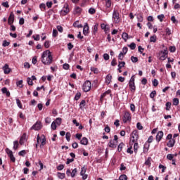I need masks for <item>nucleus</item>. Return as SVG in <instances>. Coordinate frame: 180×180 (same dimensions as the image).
I'll return each mask as SVG.
<instances>
[{
    "label": "nucleus",
    "instance_id": "57",
    "mask_svg": "<svg viewBox=\"0 0 180 180\" xmlns=\"http://www.w3.org/2000/svg\"><path fill=\"white\" fill-rule=\"evenodd\" d=\"M123 143H121L118 145V148H117V150L119 151V153H120V151H122V149L123 148Z\"/></svg>",
    "mask_w": 180,
    "mask_h": 180
},
{
    "label": "nucleus",
    "instance_id": "53",
    "mask_svg": "<svg viewBox=\"0 0 180 180\" xmlns=\"http://www.w3.org/2000/svg\"><path fill=\"white\" fill-rule=\"evenodd\" d=\"M153 86H158V80L157 79H154L153 80Z\"/></svg>",
    "mask_w": 180,
    "mask_h": 180
},
{
    "label": "nucleus",
    "instance_id": "45",
    "mask_svg": "<svg viewBox=\"0 0 180 180\" xmlns=\"http://www.w3.org/2000/svg\"><path fill=\"white\" fill-rule=\"evenodd\" d=\"M118 180H127V176H126V174H122L120 176Z\"/></svg>",
    "mask_w": 180,
    "mask_h": 180
},
{
    "label": "nucleus",
    "instance_id": "1",
    "mask_svg": "<svg viewBox=\"0 0 180 180\" xmlns=\"http://www.w3.org/2000/svg\"><path fill=\"white\" fill-rule=\"evenodd\" d=\"M41 61L44 65H50L53 63V55L50 50L44 51L41 54Z\"/></svg>",
    "mask_w": 180,
    "mask_h": 180
},
{
    "label": "nucleus",
    "instance_id": "28",
    "mask_svg": "<svg viewBox=\"0 0 180 180\" xmlns=\"http://www.w3.org/2000/svg\"><path fill=\"white\" fill-rule=\"evenodd\" d=\"M57 175L59 179H64L65 178V173L58 172Z\"/></svg>",
    "mask_w": 180,
    "mask_h": 180
},
{
    "label": "nucleus",
    "instance_id": "59",
    "mask_svg": "<svg viewBox=\"0 0 180 180\" xmlns=\"http://www.w3.org/2000/svg\"><path fill=\"white\" fill-rule=\"evenodd\" d=\"M111 65L112 67H115L116 65H117V63L116 62V60L115 58H113L111 61Z\"/></svg>",
    "mask_w": 180,
    "mask_h": 180
},
{
    "label": "nucleus",
    "instance_id": "49",
    "mask_svg": "<svg viewBox=\"0 0 180 180\" xmlns=\"http://www.w3.org/2000/svg\"><path fill=\"white\" fill-rule=\"evenodd\" d=\"M155 95H157V91H153L150 94V98L152 99L155 97Z\"/></svg>",
    "mask_w": 180,
    "mask_h": 180
},
{
    "label": "nucleus",
    "instance_id": "48",
    "mask_svg": "<svg viewBox=\"0 0 180 180\" xmlns=\"http://www.w3.org/2000/svg\"><path fill=\"white\" fill-rule=\"evenodd\" d=\"M34 40H35V41H39V40H40V35L39 34H37V35H33L32 36Z\"/></svg>",
    "mask_w": 180,
    "mask_h": 180
},
{
    "label": "nucleus",
    "instance_id": "15",
    "mask_svg": "<svg viewBox=\"0 0 180 180\" xmlns=\"http://www.w3.org/2000/svg\"><path fill=\"white\" fill-rule=\"evenodd\" d=\"M26 141H27V136L26 135V133H24L20 139L19 143L20 144V146H23V144H25Z\"/></svg>",
    "mask_w": 180,
    "mask_h": 180
},
{
    "label": "nucleus",
    "instance_id": "10",
    "mask_svg": "<svg viewBox=\"0 0 180 180\" xmlns=\"http://www.w3.org/2000/svg\"><path fill=\"white\" fill-rule=\"evenodd\" d=\"M61 120L62 119L60 117H58L56 119L55 121H53L51 124V128L52 130H56L57 129V126H60L61 124Z\"/></svg>",
    "mask_w": 180,
    "mask_h": 180
},
{
    "label": "nucleus",
    "instance_id": "4",
    "mask_svg": "<svg viewBox=\"0 0 180 180\" xmlns=\"http://www.w3.org/2000/svg\"><path fill=\"white\" fill-rule=\"evenodd\" d=\"M105 4V8L101 9L104 13H106V15H109L110 13L111 10H110V6H112V0H104Z\"/></svg>",
    "mask_w": 180,
    "mask_h": 180
},
{
    "label": "nucleus",
    "instance_id": "11",
    "mask_svg": "<svg viewBox=\"0 0 180 180\" xmlns=\"http://www.w3.org/2000/svg\"><path fill=\"white\" fill-rule=\"evenodd\" d=\"M134 81H135L134 76H131L129 82V86L131 92H134L136 91V84L134 83Z\"/></svg>",
    "mask_w": 180,
    "mask_h": 180
},
{
    "label": "nucleus",
    "instance_id": "16",
    "mask_svg": "<svg viewBox=\"0 0 180 180\" xmlns=\"http://www.w3.org/2000/svg\"><path fill=\"white\" fill-rule=\"evenodd\" d=\"M13 22H15V14L11 12L8 19V25H13Z\"/></svg>",
    "mask_w": 180,
    "mask_h": 180
},
{
    "label": "nucleus",
    "instance_id": "55",
    "mask_svg": "<svg viewBox=\"0 0 180 180\" xmlns=\"http://www.w3.org/2000/svg\"><path fill=\"white\" fill-rule=\"evenodd\" d=\"M171 109V102L166 103V110H169Z\"/></svg>",
    "mask_w": 180,
    "mask_h": 180
},
{
    "label": "nucleus",
    "instance_id": "27",
    "mask_svg": "<svg viewBox=\"0 0 180 180\" xmlns=\"http://www.w3.org/2000/svg\"><path fill=\"white\" fill-rule=\"evenodd\" d=\"M74 27H77L78 29H81L83 27L82 24H79L78 21H76L73 23Z\"/></svg>",
    "mask_w": 180,
    "mask_h": 180
},
{
    "label": "nucleus",
    "instance_id": "17",
    "mask_svg": "<svg viewBox=\"0 0 180 180\" xmlns=\"http://www.w3.org/2000/svg\"><path fill=\"white\" fill-rule=\"evenodd\" d=\"M89 33V25H88V23H85V25L83 27V34H84V36H88Z\"/></svg>",
    "mask_w": 180,
    "mask_h": 180
},
{
    "label": "nucleus",
    "instance_id": "60",
    "mask_svg": "<svg viewBox=\"0 0 180 180\" xmlns=\"http://www.w3.org/2000/svg\"><path fill=\"white\" fill-rule=\"evenodd\" d=\"M79 98H81V93H77L75 96V101H78L79 99Z\"/></svg>",
    "mask_w": 180,
    "mask_h": 180
},
{
    "label": "nucleus",
    "instance_id": "32",
    "mask_svg": "<svg viewBox=\"0 0 180 180\" xmlns=\"http://www.w3.org/2000/svg\"><path fill=\"white\" fill-rule=\"evenodd\" d=\"M109 94H110V90H108V91H105L103 94H101V101H102V99L103 98H105V96H106V95H109Z\"/></svg>",
    "mask_w": 180,
    "mask_h": 180
},
{
    "label": "nucleus",
    "instance_id": "20",
    "mask_svg": "<svg viewBox=\"0 0 180 180\" xmlns=\"http://www.w3.org/2000/svg\"><path fill=\"white\" fill-rule=\"evenodd\" d=\"M167 146L169 148L174 147V146H175V139L169 140V141L167 143Z\"/></svg>",
    "mask_w": 180,
    "mask_h": 180
},
{
    "label": "nucleus",
    "instance_id": "43",
    "mask_svg": "<svg viewBox=\"0 0 180 180\" xmlns=\"http://www.w3.org/2000/svg\"><path fill=\"white\" fill-rule=\"evenodd\" d=\"M96 12V10H95V8H90L89 9V13H90V15H94Z\"/></svg>",
    "mask_w": 180,
    "mask_h": 180
},
{
    "label": "nucleus",
    "instance_id": "46",
    "mask_svg": "<svg viewBox=\"0 0 180 180\" xmlns=\"http://www.w3.org/2000/svg\"><path fill=\"white\" fill-rule=\"evenodd\" d=\"M129 47L131 49V50H134L136 49V44L132 42L129 45Z\"/></svg>",
    "mask_w": 180,
    "mask_h": 180
},
{
    "label": "nucleus",
    "instance_id": "34",
    "mask_svg": "<svg viewBox=\"0 0 180 180\" xmlns=\"http://www.w3.org/2000/svg\"><path fill=\"white\" fill-rule=\"evenodd\" d=\"M16 104L20 109H22L23 105H22V103H20V100H19V98H16Z\"/></svg>",
    "mask_w": 180,
    "mask_h": 180
},
{
    "label": "nucleus",
    "instance_id": "25",
    "mask_svg": "<svg viewBox=\"0 0 180 180\" xmlns=\"http://www.w3.org/2000/svg\"><path fill=\"white\" fill-rule=\"evenodd\" d=\"M122 39H123L124 41H127V39H129V34L127 32H123L122 34Z\"/></svg>",
    "mask_w": 180,
    "mask_h": 180
},
{
    "label": "nucleus",
    "instance_id": "24",
    "mask_svg": "<svg viewBox=\"0 0 180 180\" xmlns=\"http://www.w3.org/2000/svg\"><path fill=\"white\" fill-rule=\"evenodd\" d=\"M151 157H148L147 160L145 161V165H147L148 167H151Z\"/></svg>",
    "mask_w": 180,
    "mask_h": 180
},
{
    "label": "nucleus",
    "instance_id": "6",
    "mask_svg": "<svg viewBox=\"0 0 180 180\" xmlns=\"http://www.w3.org/2000/svg\"><path fill=\"white\" fill-rule=\"evenodd\" d=\"M91 88H92V83L91 81L87 80L83 84L82 89L84 92H89V91H91Z\"/></svg>",
    "mask_w": 180,
    "mask_h": 180
},
{
    "label": "nucleus",
    "instance_id": "12",
    "mask_svg": "<svg viewBox=\"0 0 180 180\" xmlns=\"http://www.w3.org/2000/svg\"><path fill=\"white\" fill-rule=\"evenodd\" d=\"M70 13V7L68 4H65L63 6V9L60 11V13L62 16H65Z\"/></svg>",
    "mask_w": 180,
    "mask_h": 180
},
{
    "label": "nucleus",
    "instance_id": "61",
    "mask_svg": "<svg viewBox=\"0 0 180 180\" xmlns=\"http://www.w3.org/2000/svg\"><path fill=\"white\" fill-rule=\"evenodd\" d=\"M44 47L46 49H49L50 47V41H46L44 43Z\"/></svg>",
    "mask_w": 180,
    "mask_h": 180
},
{
    "label": "nucleus",
    "instance_id": "64",
    "mask_svg": "<svg viewBox=\"0 0 180 180\" xmlns=\"http://www.w3.org/2000/svg\"><path fill=\"white\" fill-rule=\"evenodd\" d=\"M137 20H138V22H143V15H139L137 16Z\"/></svg>",
    "mask_w": 180,
    "mask_h": 180
},
{
    "label": "nucleus",
    "instance_id": "33",
    "mask_svg": "<svg viewBox=\"0 0 180 180\" xmlns=\"http://www.w3.org/2000/svg\"><path fill=\"white\" fill-rule=\"evenodd\" d=\"M155 41H157V36L156 35L151 36L150 38V42L155 43Z\"/></svg>",
    "mask_w": 180,
    "mask_h": 180
},
{
    "label": "nucleus",
    "instance_id": "44",
    "mask_svg": "<svg viewBox=\"0 0 180 180\" xmlns=\"http://www.w3.org/2000/svg\"><path fill=\"white\" fill-rule=\"evenodd\" d=\"M9 44H11V42H9V41H8L6 40H4L3 41L2 46H3V47H8V46H9Z\"/></svg>",
    "mask_w": 180,
    "mask_h": 180
},
{
    "label": "nucleus",
    "instance_id": "3",
    "mask_svg": "<svg viewBox=\"0 0 180 180\" xmlns=\"http://www.w3.org/2000/svg\"><path fill=\"white\" fill-rule=\"evenodd\" d=\"M158 59L161 61L167 60L168 58V48H165L163 50L160 51L158 53Z\"/></svg>",
    "mask_w": 180,
    "mask_h": 180
},
{
    "label": "nucleus",
    "instance_id": "13",
    "mask_svg": "<svg viewBox=\"0 0 180 180\" xmlns=\"http://www.w3.org/2000/svg\"><path fill=\"white\" fill-rule=\"evenodd\" d=\"M41 127H43L41 122L38 121L31 127V130L39 131L41 130Z\"/></svg>",
    "mask_w": 180,
    "mask_h": 180
},
{
    "label": "nucleus",
    "instance_id": "30",
    "mask_svg": "<svg viewBox=\"0 0 180 180\" xmlns=\"http://www.w3.org/2000/svg\"><path fill=\"white\" fill-rule=\"evenodd\" d=\"M82 9L80 7H75L74 9L75 15H77L78 13H81Z\"/></svg>",
    "mask_w": 180,
    "mask_h": 180
},
{
    "label": "nucleus",
    "instance_id": "2",
    "mask_svg": "<svg viewBox=\"0 0 180 180\" xmlns=\"http://www.w3.org/2000/svg\"><path fill=\"white\" fill-rule=\"evenodd\" d=\"M37 144H40V148H42V147H44V146H46V144L47 143L46 136L44 134L41 136L38 134L37 136Z\"/></svg>",
    "mask_w": 180,
    "mask_h": 180
},
{
    "label": "nucleus",
    "instance_id": "35",
    "mask_svg": "<svg viewBox=\"0 0 180 180\" xmlns=\"http://www.w3.org/2000/svg\"><path fill=\"white\" fill-rule=\"evenodd\" d=\"M85 105H86V102L85 101V100H82L80 103H79V108L81 109H84V107L85 106Z\"/></svg>",
    "mask_w": 180,
    "mask_h": 180
},
{
    "label": "nucleus",
    "instance_id": "7",
    "mask_svg": "<svg viewBox=\"0 0 180 180\" xmlns=\"http://www.w3.org/2000/svg\"><path fill=\"white\" fill-rule=\"evenodd\" d=\"M112 21L114 22V23H116V24L120 22L119 11L116 9H114L112 12Z\"/></svg>",
    "mask_w": 180,
    "mask_h": 180
},
{
    "label": "nucleus",
    "instance_id": "9",
    "mask_svg": "<svg viewBox=\"0 0 180 180\" xmlns=\"http://www.w3.org/2000/svg\"><path fill=\"white\" fill-rule=\"evenodd\" d=\"M122 122L124 123H130L131 122V114L129 112H125L122 117Z\"/></svg>",
    "mask_w": 180,
    "mask_h": 180
},
{
    "label": "nucleus",
    "instance_id": "22",
    "mask_svg": "<svg viewBox=\"0 0 180 180\" xmlns=\"http://www.w3.org/2000/svg\"><path fill=\"white\" fill-rule=\"evenodd\" d=\"M2 94H6V96H11V92L8 91L6 87H4L1 89Z\"/></svg>",
    "mask_w": 180,
    "mask_h": 180
},
{
    "label": "nucleus",
    "instance_id": "54",
    "mask_svg": "<svg viewBox=\"0 0 180 180\" xmlns=\"http://www.w3.org/2000/svg\"><path fill=\"white\" fill-rule=\"evenodd\" d=\"M136 127L138 129V130H143V125H141V123L138 122L136 124Z\"/></svg>",
    "mask_w": 180,
    "mask_h": 180
},
{
    "label": "nucleus",
    "instance_id": "14",
    "mask_svg": "<svg viewBox=\"0 0 180 180\" xmlns=\"http://www.w3.org/2000/svg\"><path fill=\"white\" fill-rule=\"evenodd\" d=\"M6 152L7 153L11 161H12V162H15L16 161V158H15V156L13 155V152L9 150V148H6Z\"/></svg>",
    "mask_w": 180,
    "mask_h": 180
},
{
    "label": "nucleus",
    "instance_id": "38",
    "mask_svg": "<svg viewBox=\"0 0 180 180\" xmlns=\"http://www.w3.org/2000/svg\"><path fill=\"white\" fill-rule=\"evenodd\" d=\"M173 105L174 106H178V105H179V99L178 98H174L173 99Z\"/></svg>",
    "mask_w": 180,
    "mask_h": 180
},
{
    "label": "nucleus",
    "instance_id": "40",
    "mask_svg": "<svg viewBox=\"0 0 180 180\" xmlns=\"http://www.w3.org/2000/svg\"><path fill=\"white\" fill-rule=\"evenodd\" d=\"M86 167L84 166L81 169L80 175H84V174H86Z\"/></svg>",
    "mask_w": 180,
    "mask_h": 180
},
{
    "label": "nucleus",
    "instance_id": "58",
    "mask_svg": "<svg viewBox=\"0 0 180 180\" xmlns=\"http://www.w3.org/2000/svg\"><path fill=\"white\" fill-rule=\"evenodd\" d=\"M1 5L4 6V8H9V3L8 1L3 2Z\"/></svg>",
    "mask_w": 180,
    "mask_h": 180
},
{
    "label": "nucleus",
    "instance_id": "26",
    "mask_svg": "<svg viewBox=\"0 0 180 180\" xmlns=\"http://www.w3.org/2000/svg\"><path fill=\"white\" fill-rule=\"evenodd\" d=\"M148 148H150V144L148 143H145L143 146V153H148Z\"/></svg>",
    "mask_w": 180,
    "mask_h": 180
},
{
    "label": "nucleus",
    "instance_id": "31",
    "mask_svg": "<svg viewBox=\"0 0 180 180\" xmlns=\"http://www.w3.org/2000/svg\"><path fill=\"white\" fill-rule=\"evenodd\" d=\"M13 150H18L19 148V141H13Z\"/></svg>",
    "mask_w": 180,
    "mask_h": 180
},
{
    "label": "nucleus",
    "instance_id": "42",
    "mask_svg": "<svg viewBox=\"0 0 180 180\" xmlns=\"http://www.w3.org/2000/svg\"><path fill=\"white\" fill-rule=\"evenodd\" d=\"M65 139H66L67 141H70L71 140V134L70 132L66 133Z\"/></svg>",
    "mask_w": 180,
    "mask_h": 180
},
{
    "label": "nucleus",
    "instance_id": "63",
    "mask_svg": "<svg viewBox=\"0 0 180 180\" xmlns=\"http://www.w3.org/2000/svg\"><path fill=\"white\" fill-rule=\"evenodd\" d=\"M24 68H27V69L30 68V64L27 62H25L24 63Z\"/></svg>",
    "mask_w": 180,
    "mask_h": 180
},
{
    "label": "nucleus",
    "instance_id": "37",
    "mask_svg": "<svg viewBox=\"0 0 180 180\" xmlns=\"http://www.w3.org/2000/svg\"><path fill=\"white\" fill-rule=\"evenodd\" d=\"M128 50H129V49L127 46H124L122 49V51L120 53H122V55L126 56V54H127Z\"/></svg>",
    "mask_w": 180,
    "mask_h": 180
},
{
    "label": "nucleus",
    "instance_id": "29",
    "mask_svg": "<svg viewBox=\"0 0 180 180\" xmlns=\"http://www.w3.org/2000/svg\"><path fill=\"white\" fill-rule=\"evenodd\" d=\"M139 150V143L137 142L134 143V151L135 154H137Z\"/></svg>",
    "mask_w": 180,
    "mask_h": 180
},
{
    "label": "nucleus",
    "instance_id": "5",
    "mask_svg": "<svg viewBox=\"0 0 180 180\" xmlns=\"http://www.w3.org/2000/svg\"><path fill=\"white\" fill-rule=\"evenodd\" d=\"M137 140H139V132L136 130H135L133 131V132L131 134V139L129 142L130 146H133L134 143H137Z\"/></svg>",
    "mask_w": 180,
    "mask_h": 180
},
{
    "label": "nucleus",
    "instance_id": "41",
    "mask_svg": "<svg viewBox=\"0 0 180 180\" xmlns=\"http://www.w3.org/2000/svg\"><path fill=\"white\" fill-rule=\"evenodd\" d=\"M98 24H96V25L94 26V29H93V33H94V34H96V33H98Z\"/></svg>",
    "mask_w": 180,
    "mask_h": 180
},
{
    "label": "nucleus",
    "instance_id": "18",
    "mask_svg": "<svg viewBox=\"0 0 180 180\" xmlns=\"http://www.w3.org/2000/svg\"><path fill=\"white\" fill-rule=\"evenodd\" d=\"M162 137H164V132H162V131H158L156 135V141H158V143H160Z\"/></svg>",
    "mask_w": 180,
    "mask_h": 180
},
{
    "label": "nucleus",
    "instance_id": "19",
    "mask_svg": "<svg viewBox=\"0 0 180 180\" xmlns=\"http://www.w3.org/2000/svg\"><path fill=\"white\" fill-rule=\"evenodd\" d=\"M3 70H4V74H9V72H11V68H9V65H8V64H6L3 67Z\"/></svg>",
    "mask_w": 180,
    "mask_h": 180
},
{
    "label": "nucleus",
    "instance_id": "23",
    "mask_svg": "<svg viewBox=\"0 0 180 180\" xmlns=\"http://www.w3.org/2000/svg\"><path fill=\"white\" fill-rule=\"evenodd\" d=\"M111 81H112V76L110 75H108L105 77V84L109 85V84H110Z\"/></svg>",
    "mask_w": 180,
    "mask_h": 180
},
{
    "label": "nucleus",
    "instance_id": "50",
    "mask_svg": "<svg viewBox=\"0 0 180 180\" xmlns=\"http://www.w3.org/2000/svg\"><path fill=\"white\" fill-rule=\"evenodd\" d=\"M26 155V150H22L18 153V155H21V157H24Z\"/></svg>",
    "mask_w": 180,
    "mask_h": 180
},
{
    "label": "nucleus",
    "instance_id": "36",
    "mask_svg": "<svg viewBox=\"0 0 180 180\" xmlns=\"http://www.w3.org/2000/svg\"><path fill=\"white\" fill-rule=\"evenodd\" d=\"M16 85L19 88H22L23 87V80H19L18 82H17Z\"/></svg>",
    "mask_w": 180,
    "mask_h": 180
},
{
    "label": "nucleus",
    "instance_id": "47",
    "mask_svg": "<svg viewBox=\"0 0 180 180\" xmlns=\"http://www.w3.org/2000/svg\"><path fill=\"white\" fill-rule=\"evenodd\" d=\"M77 172V168H75L71 173V177L74 178V176H75Z\"/></svg>",
    "mask_w": 180,
    "mask_h": 180
},
{
    "label": "nucleus",
    "instance_id": "8",
    "mask_svg": "<svg viewBox=\"0 0 180 180\" xmlns=\"http://www.w3.org/2000/svg\"><path fill=\"white\" fill-rule=\"evenodd\" d=\"M118 139L119 138L117 137V135H115L114 136V139L109 141L108 146L110 148H116V147H117V140H118Z\"/></svg>",
    "mask_w": 180,
    "mask_h": 180
},
{
    "label": "nucleus",
    "instance_id": "51",
    "mask_svg": "<svg viewBox=\"0 0 180 180\" xmlns=\"http://www.w3.org/2000/svg\"><path fill=\"white\" fill-rule=\"evenodd\" d=\"M164 14L158 15V19L160 20V22H162V20H164Z\"/></svg>",
    "mask_w": 180,
    "mask_h": 180
},
{
    "label": "nucleus",
    "instance_id": "52",
    "mask_svg": "<svg viewBox=\"0 0 180 180\" xmlns=\"http://www.w3.org/2000/svg\"><path fill=\"white\" fill-rule=\"evenodd\" d=\"M131 61H132V63H137V61H139V58H137V57L131 56Z\"/></svg>",
    "mask_w": 180,
    "mask_h": 180
},
{
    "label": "nucleus",
    "instance_id": "21",
    "mask_svg": "<svg viewBox=\"0 0 180 180\" xmlns=\"http://www.w3.org/2000/svg\"><path fill=\"white\" fill-rule=\"evenodd\" d=\"M80 144H82V146H88V139L86 137H83L80 141Z\"/></svg>",
    "mask_w": 180,
    "mask_h": 180
},
{
    "label": "nucleus",
    "instance_id": "62",
    "mask_svg": "<svg viewBox=\"0 0 180 180\" xmlns=\"http://www.w3.org/2000/svg\"><path fill=\"white\" fill-rule=\"evenodd\" d=\"M167 160H173V158H174V155H172V154H168V155H167Z\"/></svg>",
    "mask_w": 180,
    "mask_h": 180
},
{
    "label": "nucleus",
    "instance_id": "39",
    "mask_svg": "<svg viewBox=\"0 0 180 180\" xmlns=\"http://www.w3.org/2000/svg\"><path fill=\"white\" fill-rule=\"evenodd\" d=\"M124 65H126V62H124V61L119 62L118 68H123L124 67Z\"/></svg>",
    "mask_w": 180,
    "mask_h": 180
},
{
    "label": "nucleus",
    "instance_id": "56",
    "mask_svg": "<svg viewBox=\"0 0 180 180\" xmlns=\"http://www.w3.org/2000/svg\"><path fill=\"white\" fill-rule=\"evenodd\" d=\"M27 82L28 85H33V80L30 77L27 79Z\"/></svg>",
    "mask_w": 180,
    "mask_h": 180
}]
</instances>
